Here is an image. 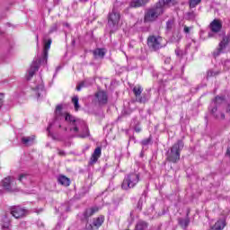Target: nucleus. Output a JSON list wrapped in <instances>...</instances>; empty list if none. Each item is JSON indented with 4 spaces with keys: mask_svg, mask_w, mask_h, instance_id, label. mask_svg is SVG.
I'll return each mask as SVG.
<instances>
[{
    "mask_svg": "<svg viewBox=\"0 0 230 230\" xmlns=\"http://www.w3.org/2000/svg\"><path fill=\"white\" fill-rule=\"evenodd\" d=\"M225 102H226V98L217 96L214 100V103H215L214 107H217L218 109V105H222V103H225Z\"/></svg>",
    "mask_w": 230,
    "mask_h": 230,
    "instance_id": "25",
    "label": "nucleus"
},
{
    "mask_svg": "<svg viewBox=\"0 0 230 230\" xmlns=\"http://www.w3.org/2000/svg\"><path fill=\"white\" fill-rule=\"evenodd\" d=\"M26 213H28V211L21 208L20 206L13 207L11 209V215H13L14 218H22V217H24Z\"/></svg>",
    "mask_w": 230,
    "mask_h": 230,
    "instance_id": "12",
    "label": "nucleus"
},
{
    "mask_svg": "<svg viewBox=\"0 0 230 230\" xmlns=\"http://www.w3.org/2000/svg\"><path fill=\"white\" fill-rule=\"evenodd\" d=\"M27 177H28V174H21L19 177V181L22 182V181H24V179H26Z\"/></svg>",
    "mask_w": 230,
    "mask_h": 230,
    "instance_id": "36",
    "label": "nucleus"
},
{
    "mask_svg": "<svg viewBox=\"0 0 230 230\" xmlns=\"http://www.w3.org/2000/svg\"><path fill=\"white\" fill-rule=\"evenodd\" d=\"M30 79V77L27 75V80H29Z\"/></svg>",
    "mask_w": 230,
    "mask_h": 230,
    "instance_id": "44",
    "label": "nucleus"
},
{
    "mask_svg": "<svg viewBox=\"0 0 230 230\" xmlns=\"http://www.w3.org/2000/svg\"><path fill=\"white\" fill-rule=\"evenodd\" d=\"M103 222H105V216L101 215L93 219L92 224L86 223L84 229L85 230H98L102 226H103Z\"/></svg>",
    "mask_w": 230,
    "mask_h": 230,
    "instance_id": "8",
    "label": "nucleus"
},
{
    "mask_svg": "<svg viewBox=\"0 0 230 230\" xmlns=\"http://www.w3.org/2000/svg\"><path fill=\"white\" fill-rule=\"evenodd\" d=\"M49 128H51V126H49L47 130L49 132V136H50L51 137H53V135H51V131H49Z\"/></svg>",
    "mask_w": 230,
    "mask_h": 230,
    "instance_id": "40",
    "label": "nucleus"
},
{
    "mask_svg": "<svg viewBox=\"0 0 230 230\" xmlns=\"http://www.w3.org/2000/svg\"><path fill=\"white\" fill-rule=\"evenodd\" d=\"M63 106L59 104L56 107L55 119L56 120L65 118L69 123V131L77 137L84 138L89 137V128L85 125V122L80 119H76L69 113L62 112Z\"/></svg>",
    "mask_w": 230,
    "mask_h": 230,
    "instance_id": "1",
    "label": "nucleus"
},
{
    "mask_svg": "<svg viewBox=\"0 0 230 230\" xmlns=\"http://www.w3.org/2000/svg\"><path fill=\"white\" fill-rule=\"evenodd\" d=\"M190 30H191V27L184 26L183 31L184 33H190Z\"/></svg>",
    "mask_w": 230,
    "mask_h": 230,
    "instance_id": "39",
    "label": "nucleus"
},
{
    "mask_svg": "<svg viewBox=\"0 0 230 230\" xmlns=\"http://www.w3.org/2000/svg\"><path fill=\"white\" fill-rule=\"evenodd\" d=\"M82 87H85V82H82L76 86V91H82Z\"/></svg>",
    "mask_w": 230,
    "mask_h": 230,
    "instance_id": "33",
    "label": "nucleus"
},
{
    "mask_svg": "<svg viewBox=\"0 0 230 230\" xmlns=\"http://www.w3.org/2000/svg\"><path fill=\"white\" fill-rule=\"evenodd\" d=\"M131 127H133L135 132H141V127H139V120H137V119H133L131 121Z\"/></svg>",
    "mask_w": 230,
    "mask_h": 230,
    "instance_id": "23",
    "label": "nucleus"
},
{
    "mask_svg": "<svg viewBox=\"0 0 230 230\" xmlns=\"http://www.w3.org/2000/svg\"><path fill=\"white\" fill-rule=\"evenodd\" d=\"M150 144V138L144 139L142 141V145L146 146Z\"/></svg>",
    "mask_w": 230,
    "mask_h": 230,
    "instance_id": "38",
    "label": "nucleus"
},
{
    "mask_svg": "<svg viewBox=\"0 0 230 230\" xmlns=\"http://www.w3.org/2000/svg\"><path fill=\"white\" fill-rule=\"evenodd\" d=\"M133 93L136 96V101L138 102V103H146V102H148L146 95L144 94L141 96V93H143V87H141V85L134 86Z\"/></svg>",
    "mask_w": 230,
    "mask_h": 230,
    "instance_id": "9",
    "label": "nucleus"
},
{
    "mask_svg": "<svg viewBox=\"0 0 230 230\" xmlns=\"http://www.w3.org/2000/svg\"><path fill=\"white\" fill-rule=\"evenodd\" d=\"M35 213H42V208L39 209V210H34Z\"/></svg>",
    "mask_w": 230,
    "mask_h": 230,
    "instance_id": "42",
    "label": "nucleus"
},
{
    "mask_svg": "<svg viewBox=\"0 0 230 230\" xmlns=\"http://www.w3.org/2000/svg\"><path fill=\"white\" fill-rule=\"evenodd\" d=\"M1 226L2 229H8L10 227V219H8V217H4Z\"/></svg>",
    "mask_w": 230,
    "mask_h": 230,
    "instance_id": "24",
    "label": "nucleus"
},
{
    "mask_svg": "<svg viewBox=\"0 0 230 230\" xmlns=\"http://www.w3.org/2000/svg\"><path fill=\"white\" fill-rule=\"evenodd\" d=\"M72 103L74 104L75 111H78L80 109V104L78 103V96H74L72 98Z\"/></svg>",
    "mask_w": 230,
    "mask_h": 230,
    "instance_id": "28",
    "label": "nucleus"
},
{
    "mask_svg": "<svg viewBox=\"0 0 230 230\" xmlns=\"http://www.w3.org/2000/svg\"><path fill=\"white\" fill-rule=\"evenodd\" d=\"M121 21V13L115 6L108 13V28L110 33H114L119 28V22Z\"/></svg>",
    "mask_w": 230,
    "mask_h": 230,
    "instance_id": "4",
    "label": "nucleus"
},
{
    "mask_svg": "<svg viewBox=\"0 0 230 230\" xmlns=\"http://www.w3.org/2000/svg\"><path fill=\"white\" fill-rule=\"evenodd\" d=\"M15 184V178L13 176H7L2 181V186L7 191H12Z\"/></svg>",
    "mask_w": 230,
    "mask_h": 230,
    "instance_id": "11",
    "label": "nucleus"
},
{
    "mask_svg": "<svg viewBox=\"0 0 230 230\" xmlns=\"http://www.w3.org/2000/svg\"><path fill=\"white\" fill-rule=\"evenodd\" d=\"M57 30H58V25L57 23H54L49 30V33H53L55 31H57Z\"/></svg>",
    "mask_w": 230,
    "mask_h": 230,
    "instance_id": "31",
    "label": "nucleus"
},
{
    "mask_svg": "<svg viewBox=\"0 0 230 230\" xmlns=\"http://www.w3.org/2000/svg\"><path fill=\"white\" fill-rule=\"evenodd\" d=\"M200 3H202V0H190L189 6L190 8H196Z\"/></svg>",
    "mask_w": 230,
    "mask_h": 230,
    "instance_id": "27",
    "label": "nucleus"
},
{
    "mask_svg": "<svg viewBox=\"0 0 230 230\" xmlns=\"http://www.w3.org/2000/svg\"><path fill=\"white\" fill-rule=\"evenodd\" d=\"M163 41V37L159 35H150L147 38V46L151 51H159V49L166 48L167 43Z\"/></svg>",
    "mask_w": 230,
    "mask_h": 230,
    "instance_id": "6",
    "label": "nucleus"
},
{
    "mask_svg": "<svg viewBox=\"0 0 230 230\" xmlns=\"http://www.w3.org/2000/svg\"><path fill=\"white\" fill-rule=\"evenodd\" d=\"M58 154L61 157H66V151H64V150L58 149Z\"/></svg>",
    "mask_w": 230,
    "mask_h": 230,
    "instance_id": "35",
    "label": "nucleus"
},
{
    "mask_svg": "<svg viewBox=\"0 0 230 230\" xmlns=\"http://www.w3.org/2000/svg\"><path fill=\"white\" fill-rule=\"evenodd\" d=\"M31 141H35V136L34 135L31 136Z\"/></svg>",
    "mask_w": 230,
    "mask_h": 230,
    "instance_id": "41",
    "label": "nucleus"
},
{
    "mask_svg": "<svg viewBox=\"0 0 230 230\" xmlns=\"http://www.w3.org/2000/svg\"><path fill=\"white\" fill-rule=\"evenodd\" d=\"M176 55H179V49L175 50Z\"/></svg>",
    "mask_w": 230,
    "mask_h": 230,
    "instance_id": "43",
    "label": "nucleus"
},
{
    "mask_svg": "<svg viewBox=\"0 0 230 230\" xmlns=\"http://www.w3.org/2000/svg\"><path fill=\"white\" fill-rule=\"evenodd\" d=\"M102 156V147H96L93 154L92 155V157L90 159V164H94L95 163H98V159Z\"/></svg>",
    "mask_w": 230,
    "mask_h": 230,
    "instance_id": "16",
    "label": "nucleus"
},
{
    "mask_svg": "<svg viewBox=\"0 0 230 230\" xmlns=\"http://www.w3.org/2000/svg\"><path fill=\"white\" fill-rule=\"evenodd\" d=\"M230 36H224L222 41L219 43L217 50L214 51V57H218L221 53H224V49L227 48V44H229Z\"/></svg>",
    "mask_w": 230,
    "mask_h": 230,
    "instance_id": "10",
    "label": "nucleus"
},
{
    "mask_svg": "<svg viewBox=\"0 0 230 230\" xmlns=\"http://www.w3.org/2000/svg\"><path fill=\"white\" fill-rule=\"evenodd\" d=\"M4 94L0 93V109H1V107H3V100H4Z\"/></svg>",
    "mask_w": 230,
    "mask_h": 230,
    "instance_id": "37",
    "label": "nucleus"
},
{
    "mask_svg": "<svg viewBox=\"0 0 230 230\" xmlns=\"http://www.w3.org/2000/svg\"><path fill=\"white\" fill-rule=\"evenodd\" d=\"M95 98L99 103V105H106L107 102H109V97L107 96V93L103 91H100L95 94Z\"/></svg>",
    "mask_w": 230,
    "mask_h": 230,
    "instance_id": "14",
    "label": "nucleus"
},
{
    "mask_svg": "<svg viewBox=\"0 0 230 230\" xmlns=\"http://www.w3.org/2000/svg\"><path fill=\"white\" fill-rule=\"evenodd\" d=\"M195 17H197V14L195 13V12L191 11L187 13V19H189L190 21H193Z\"/></svg>",
    "mask_w": 230,
    "mask_h": 230,
    "instance_id": "29",
    "label": "nucleus"
},
{
    "mask_svg": "<svg viewBox=\"0 0 230 230\" xmlns=\"http://www.w3.org/2000/svg\"><path fill=\"white\" fill-rule=\"evenodd\" d=\"M65 130H67V128H65Z\"/></svg>",
    "mask_w": 230,
    "mask_h": 230,
    "instance_id": "45",
    "label": "nucleus"
},
{
    "mask_svg": "<svg viewBox=\"0 0 230 230\" xmlns=\"http://www.w3.org/2000/svg\"><path fill=\"white\" fill-rule=\"evenodd\" d=\"M100 211V208L98 207H92L90 208H87L84 212L85 218H89L90 217H93V215L98 213Z\"/></svg>",
    "mask_w": 230,
    "mask_h": 230,
    "instance_id": "19",
    "label": "nucleus"
},
{
    "mask_svg": "<svg viewBox=\"0 0 230 230\" xmlns=\"http://www.w3.org/2000/svg\"><path fill=\"white\" fill-rule=\"evenodd\" d=\"M22 145H24L25 146H28V144L30 143V138L28 137H22Z\"/></svg>",
    "mask_w": 230,
    "mask_h": 230,
    "instance_id": "32",
    "label": "nucleus"
},
{
    "mask_svg": "<svg viewBox=\"0 0 230 230\" xmlns=\"http://www.w3.org/2000/svg\"><path fill=\"white\" fill-rule=\"evenodd\" d=\"M184 148V142L182 140H178L170 149L167 154V161L170 163H179L181 161V152Z\"/></svg>",
    "mask_w": 230,
    "mask_h": 230,
    "instance_id": "5",
    "label": "nucleus"
},
{
    "mask_svg": "<svg viewBox=\"0 0 230 230\" xmlns=\"http://www.w3.org/2000/svg\"><path fill=\"white\" fill-rule=\"evenodd\" d=\"M182 39L181 32H174L171 38V42H179Z\"/></svg>",
    "mask_w": 230,
    "mask_h": 230,
    "instance_id": "26",
    "label": "nucleus"
},
{
    "mask_svg": "<svg viewBox=\"0 0 230 230\" xmlns=\"http://www.w3.org/2000/svg\"><path fill=\"white\" fill-rule=\"evenodd\" d=\"M94 58H103L105 57V50L103 49H97L93 50Z\"/></svg>",
    "mask_w": 230,
    "mask_h": 230,
    "instance_id": "22",
    "label": "nucleus"
},
{
    "mask_svg": "<svg viewBox=\"0 0 230 230\" xmlns=\"http://www.w3.org/2000/svg\"><path fill=\"white\" fill-rule=\"evenodd\" d=\"M44 47H43V52L40 58H36L32 61V64L31 66L30 69V77L33 76L39 71V68L40 66H46L48 64V53L51 48V39L44 40Z\"/></svg>",
    "mask_w": 230,
    "mask_h": 230,
    "instance_id": "3",
    "label": "nucleus"
},
{
    "mask_svg": "<svg viewBox=\"0 0 230 230\" xmlns=\"http://www.w3.org/2000/svg\"><path fill=\"white\" fill-rule=\"evenodd\" d=\"M209 28L211 31H213V33H218V31L222 30V22H220V20L215 19L210 22Z\"/></svg>",
    "mask_w": 230,
    "mask_h": 230,
    "instance_id": "15",
    "label": "nucleus"
},
{
    "mask_svg": "<svg viewBox=\"0 0 230 230\" xmlns=\"http://www.w3.org/2000/svg\"><path fill=\"white\" fill-rule=\"evenodd\" d=\"M173 27V20H169L166 22V29L168 31L172 30V28Z\"/></svg>",
    "mask_w": 230,
    "mask_h": 230,
    "instance_id": "30",
    "label": "nucleus"
},
{
    "mask_svg": "<svg viewBox=\"0 0 230 230\" xmlns=\"http://www.w3.org/2000/svg\"><path fill=\"white\" fill-rule=\"evenodd\" d=\"M150 0H134L129 4L130 8H139L148 4Z\"/></svg>",
    "mask_w": 230,
    "mask_h": 230,
    "instance_id": "18",
    "label": "nucleus"
},
{
    "mask_svg": "<svg viewBox=\"0 0 230 230\" xmlns=\"http://www.w3.org/2000/svg\"><path fill=\"white\" fill-rule=\"evenodd\" d=\"M137 182H139V175L132 172L125 176L121 188L122 190H132V188H136Z\"/></svg>",
    "mask_w": 230,
    "mask_h": 230,
    "instance_id": "7",
    "label": "nucleus"
},
{
    "mask_svg": "<svg viewBox=\"0 0 230 230\" xmlns=\"http://www.w3.org/2000/svg\"><path fill=\"white\" fill-rule=\"evenodd\" d=\"M210 112L214 118H216V119H226V114H224L222 111H218V108L217 106L213 107L210 110Z\"/></svg>",
    "mask_w": 230,
    "mask_h": 230,
    "instance_id": "17",
    "label": "nucleus"
},
{
    "mask_svg": "<svg viewBox=\"0 0 230 230\" xmlns=\"http://www.w3.org/2000/svg\"><path fill=\"white\" fill-rule=\"evenodd\" d=\"M178 222H179L181 227H182V229H186V227H188V226H190V217H188V214H187V217L185 219L179 218Z\"/></svg>",
    "mask_w": 230,
    "mask_h": 230,
    "instance_id": "21",
    "label": "nucleus"
},
{
    "mask_svg": "<svg viewBox=\"0 0 230 230\" xmlns=\"http://www.w3.org/2000/svg\"><path fill=\"white\" fill-rule=\"evenodd\" d=\"M46 94V90H44V84H39L35 87H32L31 95L35 96V98H40V96H44Z\"/></svg>",
    "mask_w": 230,
    "mask_h": 230,
    "instance_id": "13",
    "label": "nucleus"
},
{
    "mask_svg": "<svg viewBox=\"0 0 230 230\" xmlns=\"http://www.w3.org/2000/svg\"><path fill=\"white\" fill-rule=\"evenodd\" d=\"M217 74H215V72H213L212 70H208L207 73V76L208 78H211V76H215Z\"/></svg>",
    "mask_w": 230,
    "mask_h": 230,
    "instance_id": "34",
    "label": "nucleus"
},
{
    "mask_svg": "<svg viewBox=\"0 0 230 230\" xmlns=\"http://www.w3.org/2000/svg\"><path fill=\"white\" fill-rule=\"evenodd\" d=\"M172 0H159L154 7L147 9L145 13V22H155L164 13V7L168 6Z\"/></svg>",
    "mask_w": 230,
    "mask_h": 230,
    "instance_id": "2",
    "label": "nucleus"
},
{
    "mask_svg": "<svg viewBox=\"0 0 230 230\" xmlns=\"http://www.w3.org/2000/svg\"><path fill=\"white\" fill-rule=\"evenodd\" d=\"M58 181L61 186H69L71 184V181L66 176H59Z\"/></svg>",
    "mask_w": 230,
    "mask_h": 230,
    "instance_id": "20",
    "label": "nucleus"
}]
</instances>
